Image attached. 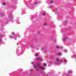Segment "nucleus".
<instances>
[{
	"mask_svg": "<svg viewBox=\"0 0 76 76\" xmlns=\"http://www.w3.org/2000/svg\"><path fill=\"white\" fill-rule=\"evenodd\" d=\"M56 61H57V63H56V64H58L59 63V60L58 58H57L56 59Z\"/></svg>",
	"mask_w": 76,
	"mask_h": 76,
	"instance_id": "f257e3e1",
	"label": "nucleus"
},
{
	"mask_svg": "<svg viewBox=\"0 0 76 76\" xmlns=\"http://www.w3.org/2000/svg\"><path fill=\"white\" fill-rule=\"evenodd\" d=\"M12 15H10V16L9 17V19H12L13 18V17H12Z\"/></svg>",
	"mask_w": 76,
	"mask_h": 76,
	"instance_id": "f03ea898",
	"label": "nucleus"
},
{
	"mask_svg": "<svg viewBox=\"0 0 76 76\" xmlns=\"http://www.w3.org/2000/svg\"><path fill=\"white\" fill-rule=\"evenodd\" d=\"M66 39H67V38H66V37H65L64 38V39H63V40H64V41H66Z\"/></svg>",
	"mask_w": 76,
	"mask_h": 76,
	"instance_id": "7ed1b4c3",
	"label": "nucleus"
},
{
	"mask_svg": "<svg viewBox=\"0 0 76 76\" xmlns=\"http://www.w3.org/2000/svg\"><path fill=\"white\" fill-rule=\"evenodd\" d=\"M34 67H37L38 66V65H34Z\"/></svg>",
	"mask_w": 76,
	"mask_h": 76,
	"instance_id": "20e7f679",
	"label": "nucleus"
},
{
	"mask_svg": "<svg viewBox=\"0 0 76 76\" xmlns=\"http://www.w3.org/2000/svg\"><path fill=\"white\" fill-rule=\"evenodd\" d=\"M39 69H44V68L42 67H39Z\"/></svg>",
	"mask_w": 76,
	"mask_h": 76,
	"instance_id": "39448f33",
	"label": "nucleus"
},
{
	"mask_svg": "<svg viewBox=\"0 0 76 76\" xmlns=\"http://www.w3.org/2000/svg\"><path fill=\"white\" fill-rule=\"evenodd\" d=\"M35 57H38V55H37V54H35Z\"/></svg>",
	"mask_w": 76,
	"mask_h": 76,
	"instance_id": "423d86ee",
	"label": "nucleus"
},
{
	"mask_svg": "<svg viewBox=\"0 0 76 76\" xmlns=\"http://www.w3.org/2000/svg\"><path fill=\"white\" fill-rule=\"evenodd\" d=\"M39 60H42V59L41 58H39Z\"/></svg>",
	"mask_w": 76,
	"mask_h": 76,
	"instance_id": "0eeeda50",
	"label": "nucleus"
},
{
	"mask_svg": "<svg viewBox=\"0 0 76 76\" xmlns=\"http://www.w3.org/2000/svg\"><path fill=\"white\" fill-rule=\"evenodd\" d=\"M58 47H59V46H57L56 47V48H58Z\"/></svg>",
	"mask_w": 76,
	"mask_h": 76,
	"instance_id": "6e6552de",
	"label": "nucleus"
},
{
	"mask_svg": "<svg viewBox=\"0 0 76 76\" xmlns=\"http://www.w3.org/2000/svg\"><path fill=\"white\" fill-rule=\"evenodd\" d=\"M45 15V13H44L42 15H43V16H44V15Z\"/></svg>",
	"mask_w": 76,
	"mask_h": 76,
	"instance_id": "1a4fd4ad",
	"label": "nucleus"
},
{
	"mask_svg": "<svg viewBox=\"0 0 76 76\" xmlns=\"http://www.w3.org/2000/svg\"><path fill=\"white\" fill-rule=\"evenodd\" d=\"M64 62H66V60L65 59L64 60Z\"/></svg>",
	"mask_w": 76,
	"mask_h": 76,
	"instance_id": "9d476101",
	"label": "nucleus"
},
{
	"mask_svg": "<svg viewBox=\"0 0 76 76\" xmlns=\"http://www.w3.org/2000/svg\"><path fill=\"white\" fill-rule=\"evenodd\" d=\"M3 5H6V4L4 3H3Z\"/></svg>",
	"mask_w": 76,
	"mask_h": 76,
	"instance_id": "9b49d317",
	"label": "nucleus"
},
{
	"mask_svg": "<svg viewBox=\"0 0 76 76\" xmlns=\"http://www.w3.org/2000/svg\"><path fill=\"white\" fill-rule=\"evenodd\" d=\"M67 52V50H65V53H66Z\"/></svg>",
	"mask_w": 76,
	"mask_h": 76,
	"instance_id": "f8f14e48",
	"label": "nucleus"
},
{
	"mask_svg": "<svg viewBox=\"0 0 76 76\" xmlns=\"http://www.w3.org/2000/svg\"><path fill=\"white\" fill-rule=\"evenodd\" d=\"M53 1H51V2H50V3H53Z\"/></svg>",
	"mask_w": 76,
	"mask_h": 76,
	"instance_id": "ddd939ff",
	"label": "nucleus"
},
{
	"mask_svg": "<svg viewBox=\"0 0 76 76\" xmlns=\"http://www.w3.org/2000/svg\"><path fill=\"white\" fill-rule=\"evenodd\" d=\"M44 66H46V64H44Z\"/></svg>",
	"mask_w": 76,
	"mask_h": 76,
	"instance_id": "4468645a",
	"label": "nucleus"
},
{
	"mask_svg": "<svg viewBox=\"0 0 76 76\" xmlns=\"http://www.w3.org/2000/svg\"><path fill=\"white\" fill-rule=\"evenodd\" d=\"M44 25H46V23H44Z\"/></svg>",
	"mask_w": 76,
	"mask_h": 76,
	"instance_id": "2eb2a0df",
	"label": "nucleus"
},
{
	"mask_svg": "<svg viewBox=\"0 0 76 76\" xmlns=\"http://www.w3.org/2000/svg\"><path fill=\"white\" fill-rule=\"evenodd\" d=\"M37 4V2H36L35 3V4L36 5V4Z\"/></svg>",
	"mask_w": 76,
	"mask_h": 76,
	"instance_id": "dca6fc26",
	"label": "nucleus"
},
{
	"mask_svg": "<svg viewBox=\"0 0 76 76\" xmlns=\"http://www.w3.org/2000/svg\"><path fill=\"white\" fill-rule=\"evenodd\" d=\"M40 65V63H39V64H38L37 65V66H39Z\"/></svg>",
	"mask_w": 76,
	"mask_h": 76,
	"instance_id": "f3484780",
	"label": "nucleus"
},
{
	"mask_svg": "<svg viewBox=\"0 0 76 76\" xmlns=\"http://www.w3.org/2000/svg\"><path fill=\"white\" fill-rule=\"evenodd\" d=\"M10 38H12V36H10Z\"/></svg>",
	"mask_w": 76,
	"mask_h": 76,
	"instance_id": "a211bd4d",
	"label": "nucleus"
},
{
	"mask_svg": "<svg viewBox=\"0 0 76 76\" xmlns=\"http://www.w3.org/2000/svg\"><path fill=\"white\" fill-rule=\"evenodd\" d=\"M38 59L39 60V58H37V60H38Z\"/></svg>",
	"mask_w": 76,
	"mask_h": 76,
	"instance_id": "6ab92c4d",
	"label": "nucleus"
},
{
	"mask_svg": "<svg viewBox=\"0 0 76 76\" xmlns=\"http://www.w3.org/2000/svg\"><path fill=\"white\" fill-rule=\"evenodd\" d=\"M58 54L59 55H60V54H61V53H59Z\"/></svg>",
	"mask_w": 76,
	"mask_h": 76,
	"instance_id": "aec40b11",
	"label": "nucleus"
},
{
	"mask_svg": "<svg viewBox=\"0 0 76 76\" xmlns=\"http://www.w3.org/2000/svg\"><path fill=\"white\" fill-rule=\"evenodd\" d=\"M60 61H63V60H60Z\"/></svg>",
	"mask_w": 76,
	"mask_h": 76,
	"instance_id": "412c9836",
	"label": "nucleus"
},
{
	"mask_svg": "<svg viewBox=\"0 0 76 76\" xmlns=\"http://www.w3.org/2000/svg\"><path fill=\"white\" fill-rule=\"evenodd\" d=\"M50 7H51V8H53V7H52V6H50Z\"/></svg>",
	"mask_w": 76,
	"mask_h": 76,
	"instance_id": "4be33fe9",
	"label": "nucleus"
},
{
	"mask_svg": "<svg viewBox=\"0 0 76 76\" xmlns=\"http://www.w3.org/2000/svg\"><path fill=\"white\" fill-rule=\"evenodd\" d=\"M12 35H13L14 34V33H12Z\"/></svg>",
	"mask_w": 76,
	"mask_h": 76,
	"instance_id": "5701e85b",
	"label": "nucleus"
},
{
	"mask_svg": "<svg viewBox=\"0 0 76 76\" xmlns=\"http://www.w3.org/2000/svg\"><path fill=\"white\" fill-rule=\"evenodd\" d=\"M69 72H70V73H72V72H71V71H70Z\"/></svg>",
	"mask_w": 76,
	"mask_h": 76,
	"instance_id": "b1692460",
	"label": "nucleus"
},
{
	"mask_svg": "<svg viewBox=\"0 0 76 76\" xmlns=\"http://www.w3.org/2000/svg\"><path fill=\"white\" fill-rule=\"evenodd\" d=\"M31 64H33V62H31Z\"/></svg>",
	"mask_w": 76,
	"mask_h": 76,
	"instance_id": "393cba45",
	"label": "nucleus"
},
{
	"mask_svg": "<svg viewBox=\"0 0 76 76\" xmlns=\"http://www.w3.org/2000/svg\"><path fill=\"white\" fill-rule=\"evenodd\" d=\"M38 69H37V71H38Z\"/></svg>",
	"mask_w": 76,
	"mask_h": 76,
	"instance_id": "a878e982",
	"label": "nucleus"
},
{
	"mask_svg": "<svg viewBox=\"0 0 76 76\" xmlns=\"http://www.w3.org/2000/svg\"><path fill=\"white\" fill-rule=\"evenodd\" d=\"M20 37L19 36H18V37Z\"/></svg>",
	"mask_w": 76,
	"mask_h": 76,
	"instance_id": "bb28decb",
	"label": "nucleus"
},
{
	"mask_svg": "<svg viewBox=\"0 0 76 76\" xmlns=\"http://www.w3.org/2000/svg\"><path fill=\"white\" fill-rule=\"evenodd\" d=\"M0 39H1V38H0Z\"/></svg>",
	"mask_w": 76,
	"mask_h": 76,
	"instance_id": "cd10ccee",
	"label": "nucleus"
}]
</instances>
